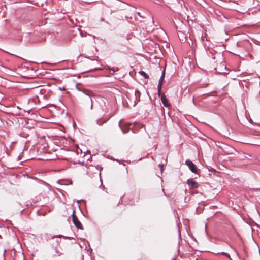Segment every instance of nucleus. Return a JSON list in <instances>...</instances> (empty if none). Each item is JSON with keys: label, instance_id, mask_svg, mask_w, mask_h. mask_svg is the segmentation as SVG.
I'll return each mask as SVG.
<instances>
[{"label": "nucleus", "instance_id": "obj_1", "mask_svg": "<svg viewBox=\"0 0 260 260\" xmlns=\"http://www.w3.org/2000/svg\"><path fill=\"white\" fill-rule=\"evenodd\" d=\"M72 220L74 224V225L78 229H83V226L80 222V221L79 220L78 217L75 215L74 214V211H73L72 215Z\"/></svg>", "mask_w": 260, "mask_h": 260}, {"label": "nucleus", "instance_id": "obj_2", "mask_svg": "<svg viewBox=\"0 0 260 260\" xmlns=\"http://www.w3.org/2000/svg\"><path fill=\"white\" fill-rule=\"evenodd\" d=\"M60 247L57 246H52L51 249V253L53 256H60L63 254V253L60 251Z\"/></svg>", "mask_w": 260, "mask_h": 260}, {"label": "nucleus", "instance_id": "obj_3", "mask_svg": "<svg viewBox=\"0 0 260 260\" xmlns=\"http://www.w3.org/2000/svg\"><path fill=\"white\" fill-rule=\"evenodd\" d=\"M185 165H186L189 170L194 173H197V168L195 164L190 159H187L185 161Z\"/></svg>", "mask_w": 260, "mask_h": 260}, {"label": "nucleus", "instance_id": "obj_4", "mask_svg": "<svg viewBox=\"0 0 260 260\" xmlns=\"http://www.w3.org/2000/svg\"><path fill=\"white\" fill-rule=\"evenodd\" d=\"M82 92L86 95L88 97V100L90 102V109H92L93 108V101L91 99V96L93 95V93L89 90L88 89H84L82 90Z\"/></svg>", "mask_w": 260, "mask_h": 260}, {"label": "nucleus", "instance_id": "obj_5", "mask_svg": "<svg viewBox=\"0 0 260 260\" xmlns=\"http://www.w3.org/2000/svg\"><path fill=\"white\" fill-rule=\"evenodd\" d=\"M132 125V123H125L124 125H122L121 124L120 121L119 122V126L120 127V128L121 129L123 134H126V133H128L129 131V130L131 129L130 126Z\"/></svg>", "mask_w": 260, "mask_h": 260}, {"label": "nucleus", "instance_id": "obj_6", "mask_svg": "<svg viewBox=\"0 0 260 260\" xmlns=\"http://www.w3.org/2000/svg\"><path fill=\"white\" fill-rule=\"evenodd\" d=\"M187 184L190 188H198L199 184L192 179H188L187 180Z\"/></svg>", "mask_w": 260, "mask_h": 260}, {"label": "nucleus", "instance_id": "obj_7", "mask_svg": "<svg viewBox=\"0 0 260 260\" xmlns=\"http://www.w3.org/2000/svg\"><path fill=\"white\" fill-rule=\"evenodd\" d=\"M165 76V70L164 69L162 71V72L160 78V79L159 80L158 84L157 85V86L158 87V88L159 89H160V87H162L163 82L164 81Z\"/></svg>", "mask_w": 260, "mask_h": 260}, {"label": "nucleus", "instance_id": "obj_8", "mask_svg": "<svg viewBox=\"0 0 260 260\" xmlns=\"http://www.w3.org/2000/svg\"><path fill=\"white\" fill-rule=\"evenodd\" d=\"M160 99L161 101L165 107H169L170 106V104L168 102V99H167L165 95H161Z\"/></svg>", "mask_w": 260, "mask_h": 260}, {"label": "nucleus", "instance_id": "obj_9", "mask_svg": "<svg viewBox=\"0 0 260 260\" xmlns=\"http://www.w3.org/2000/svg\"><path fill=\"white\" fill-rule=\"evenodd\" d=\"M108 119H106L104 118H100L96 120V123L99 125H102L104 123H105Z\"/></svg>", "mask_w": 260, "mask_h": 260}, {"label": "nucleus", "instance_id": "obj_10", "mask_svg": "<svg viewBox=\"0 0 260 260\" xmlns=\"http://www.w3.org/2000/svg\"><path fill=\"white\" fill-rule=\"evenodd\" d=\"M139 73L141 75L143 76L145 79H148L149 78L148 75L144 71H140Z\"/></svg>", "mask_w": 260, "mask_h": 260}, {"label": "nucleus", "instance_id": "obj_11", "mask_svg": "<svg viewBox=\"0 0 260 260\" xmlns=\"http://www.w3.org/2000/svg\"><path fill=\"white\" fill-rule=\"evenodd\" d=\"M55 237L63 238L66 239H71V237H70L64 236L62 235H54L53 236V238H55Z\"/></svg>", "mask_w": 260, "mask_h": 260}, {"label": "nucleus", "instance_id": "obj_12", "mask_svg": "<svg viewBox=\"0 0 260 260\" xmlns=\"http://www.w3.org/2000/svg\"><path fill=\"white\" fill-rule=\"evenodd\" d=\"M161 88L162 87H160V89L158 88V87L157 86V90H158V96L159 97H161V95H165L164 94H163L162 93H161Z\"/></svg>", "mask_w": 260, "mask_h": 260}, {"label": "nucleus", "instance_id": "obj_13", "mask_svg": "<svg viewBox=\"0 0 260 260\" xmlns=\"http://www.w3.org/2000/svg\"><path fill=\"white\" fill-rule=\"evenodd\" d=\"M140 95H141V93H140V92L138 90L136 89V90H135V96H136V97L138 96V97H139V98L140 97Z\"/></svg>", "mask_w": 260, "mask_h": 260}, {"label": "nucleus", "instance_id": "obj_14", "mask_svg": "<svg viewBox=\"0 0 260 260\" xmlns=\"http://www.w3.org/2000/svg\"><path fill=\"white\" fill-rule=\"evenodd\" d=\"M158 166H159V168H160V169L161 172H162L163 171V170H164V169H163L164 165H162V164H159V165H158Z\"/></svg>", "mask_w": 260, "mask_h": 260}, {"label": "nucleus", "instance_id": "obj_15", "mask_svg": "<svg viewBox=\"0 0 260 260\" xmlns=\"http://www.w3.org/2000/svg\"><path fill=\"white\" fill-rule=\"evenodd\" d=\"M221 254H223L224 255H226L228 257H230V255L228 253H226V252H221Z\"/></svg>", "mask_w": 260, "mask_h": 260}, {"label": "nucleus", "instance_id": "obj_16", "mask_svg": "<svg viewBox=\"0 0 260 260\" xmlns=\"http://www.w3.org/2000/svg\"><path fill=\"white\" fill-rule=\"evenodd\" d=\"M180 40H181V41L182 42H184L186 41L185 38H184V39H180Z\"/></svg>", "mask_w": 260, "mask_h": 260}]
</instances>
